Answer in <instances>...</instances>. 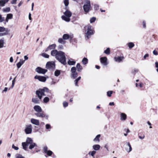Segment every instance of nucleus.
Segmentation results:
<instances>
[{
	"label": "nucleus",
	"instance_id": "nucleus-1",
	"mask_svg": "<svg viewBox=\"0 0 158 158\" xmlns=\"http://www.w3.org/2000/svg\"><path fill=\"white\" fill-rule=\"evenodd\" d=\"M85 36L87 39H89L91 35L94 33V31L92 29L91 26L88 25L84 27Z\"/></svg>",
	"mask_w": 158,
	"mask_h": 158
},
{
	"label": "nucleus",
	"instance_id": "nucleus-2",
	"mask_svg": "<svg viewBox=\"0 0 158 158\" xmlns=\"http://www.w3.org/2000/svg\"><path fill=\"white\" fill-rule=\"evenodd\" d=\"M65 53L61 51H59V52L56 59L64 65L66 64V57Z\"/></svg>",
	"mask_w": 158,
	"mask_h": 158
},
{
	"label": "nucleus",
	"instance_id": "nucleus-3",
	"mask_svg": "<svg viewBox=\"0 0 158 158\" xmlns=\"http://www.w3.org/2000/svg\"><path fill=\"white\" fill-rule=\"evenodd\" d=\"M48 88L44 87L43 89H40L36 91V94L40 99H41L43 96H45V92H48Z\"/></svg>",
	"mask_w": 158,
	"mask_h": 158
},
{
	"label": "nucleus",
	"instance_id": "nucleus-4",
	"mask_svg": "<svg viewBox=\"0 0 158 158\" xmlns=\"http://www.w3.org/2000/svg\"><path fill=\"white\" fill-rule=\"evenodd\" d=\"M64 15L61 16L62 20L66 22H69L70 20V17L72 15V12L68 10H66L64 13Z\"/></svg>",
	"mask_w": 158,
	"mask_h": 158
},
{
	"label": "nucleus",
	"instance_id": "nucleus-5",
	"mask_svg": "<svg viewBox=\"0 0 158 158\" xmlns=\"http://www.w3.org/2000/svg\"><path fill=\"white\" fill-rule=\"evenodd\" d=\"M32 143H33V140L27 137V139L26 142L22 143L23 148L25 150H27L29 145Z\"/></svg>",
	"mask_w": 158,
	"mask_h": 158
},
{
	"label": "nucleus",
	"instance_id": "nucleus-6",
	"mask_svg": "<svg viewBox=\"0 0 158 158\" xmlns=\"http://www.w3.org/2000/svg\"><path fill=\"white\" fill-rule=\"evenodd\" d=\"M55 65L54 62L53 61H49L46 63V68L50 70H52L55 69Z\"/></svg>",
	"mask_w": 158,
	"mask_h": 158
},
{
	"label": "nucleus",
	"instance_id": "nucleus-7",
	"mask_svg": "<svg viewBox=\"0 0 158 158\" xmlns=\"http://www.w3.org/2000/svg\"><path fill=\"white\" fill-rule=\"evenodd\" d=\"M124 146L127 152H129L131 151L132 148L129 142H126L124 144Z\"/></svg>",
	"mask_w": 158,
	"mask_h": 158
},
{
	"label": "nucleus",
	"instance_id": "nucleus-8",
	"mask_svg": "<svg viewBox=\"0 0 158 158\" xmlns=\"http://www.w3.org/2000/svg\"><path fill=\"white\" fill-rule=\"evenodd\" d=\"M35 71L39 73L44 74L47 72V70L40 67H38L36 69Z\"/></svg>",
	"mask_w": 158,
	"mask_h": 158
},
{
	"label": "nucleus",
	"instance_id": "nucleus-9",
	"mask_svg": "<svg viewBox=\"0 0 158 158\" xmlns=\"http://www.w3.org/2000/svg\"><path fill=\"white\" fill-rule=\"evenodd\" d=\"M32 127L31 124L27 126L25 130V131L26 134H30L31 133L32 131Z\"/></svg>",
	"mask_w": 158,
	"mask_h": 158
},
{
	"label": "nucleus",
	"instance_id": "nucleus-10",
	"mask_svg": "<svg viewBox=\"0 0 158 158\" xmlns=\"http://www.w3.org/2000/svg\"><path fill=\"white\" fill-rule=\"evenodd\" d=\"M35 79H37L39 81L42 82H45L46 80V78L44 76H39L36 75L35 77Z\"/></svg>",
	"mask_w": 158,
	"mask_h": 158
},
{
	"label": "nucleus",
	"instance_id": "nucleus-11",
	"mask_svg": "<svg viewBox=\"0 0 158 158\" xmlns=\"http://www.w3.org/2000/svg\"><path fill=\"white\" fill-rule=\"evenodd\" d=\"M100 62L104 65H107L108 64L107 59L106 57H101L100 59Z\"/></svg>",
	"mask_w": 158,
	"mask_h": 158
},
{
	"label": "nucleus",
	"instance_id": "nucleus-12",
	"mask_svg": "<svg viewBox=\"0 0 158 158\" xmlns=\"http://www.w3.org/2000/svg\"><path fill=\"white\" fill-rule=\"evenodd\" d=\"M73 35H70L68 34H65L63 35L62 38L64 40H67L70 39L71 40L73 38Z\"/></svg>",
	"mask_w": 158,
	"mask_h": 158
},
{
	"label": "nucleus",
	"instance_id": "nucleus-13",
	"mask_svg": "<svg viewBox=\"0 0 158 158\" xmlns=\"http://www.w3.org/2000/svg\"><path fill=\"white\" fill-rule=\"evenodd\" d=\"M91 7V5L84 4L83 6L84 11L86 13L88 12Z\"/></svg>",
	"mask_w": 158,
	"mask_h": 158
},
{
	"label": "nucleus",
	"instance_id": "nucleus-14",
	"mask_svg": "<svg viewBox=\"0 0 158 158\" xmlns=\"http://www.w3.org/2000/svg\"><path fill=\"white\" fill-rule=\"evenodd\" d=\"M31 122L33 124L37 126H38L40 124V122L38 120L33 118L31 119Z\"/></svg>",
	"mask_w": 158,
	"mask_h": 158
},
{
	"label": "nucleus",
	"instance_id": "nucleus-15",
	"mask_svg": "<svg viewBox=\"0 0 158 158\" xmlns=\"http://www.w3.org/2000/svg\"><path fill=\"white\" fill-rule=\"evenodd\" d=\"M56 47V45L53 44L49 46L46 49L45 51L47 52L49 50L54 49Z\"/></svg>",
	"mask_w": 158,
	"mask_h": 158
},
{
	"label": "nucleus",
	"instance_id": "nucleus-16",
	"mask_svg": "<svg viewBox=\"0 0 158 158\" xmlns=\"http://www.w3.org/2000/svg\"><path fill=\"white\" fill-rule=\"evenodd\" d=\"M124 59V57L123 56H118L114 58L115 60L118 62H121Z\"/></svg>",
	"mask_w": 158,
	"mask_h": 158
},
{
	"label": "nucleus",
	"instance_id": "nucleus-17",
	"mask_svg": "<svg viewBox=\"0 0 158 158\" xmlns=\"http://www.w3.org/2000/svg\"><path fill=\"white\" fill-rule=\"evenodd\" d=\"M58 52L59 51L56 50H53L51 52V55L52 56H55V58H56Z\"/></svg>",
	"mask_w": 158,
	"mask_h": 158
},
{
	"label": "nucleus",
	"instance_id": "nucleus-18",
	"mask_svg": "<svg viewBox=\"0 0 158 158\" xmlns=\"http://www.w3.org/2000/svg\"><path fill=\"white\" fill-rule=\"evenodd\" d=\"M35 114L38 117L44 118L46 117L47 118L48 117V116H46L45 114L43 113H40L38 112L36 113H35Z\"/></svg>",
	"mask_w": 158,
	"mask_h": 158
},
{
	"label": "nucleus",
	"instance_id": "nucleus-19",
	"mask_svg": "<svg viewBox=\"0 0 158 158\" xmlns=\"http://www.w3.org/2000/svg\"><path fill=\"white\" fill-rule=\"evenodd\" d=\"M34 109L35 111L38 112H40L42 111V109L41 107L38 105H35L34 107Z\"/></svg>",
	"mask_w": 158,
	"mask_h": 158
},
{
	"label": "nucleus",
	"instance_id": "nucleus-20",
	"mask_svg": "<svg viewBox=\"0 0 158 158\" xmlns=\"http://www.w3.org/2000/svg\"><path fill=\"white\" fill-rule=\"evenodd\" d=\"M121 119L122 120H125L127 118V115L124 113H121L120 114Z\"/></svg>",
	"mask_w": 158,
	"mask_h": 158
},
{
	"label": "nucleus",
	"instance_id": "nucleus-21",
	"mask_svg": "<svg viewBox=\"0 0 158 158\" xmlns=\"http://www.w3.org/2000/svg\"><path fill=\"white\" fill-rule=\"evenodd\" d=\"M24 61L25 60H22L21 59L20 60V61L16 64L18 69L19 68L21 67L24 63Z\"/></svg>",
	"mask_w": 158,
	"mask_h": 158
},
{
	"label": "nucleus",
	"instance_id": "nucleus-22",
	"mask_svg": "<svg viewBox=\"0 0 158 158\" xmlns=\"http://www.w3.org/2000/svg\"><path fill=\"white\" fill-rule=\"evenodd\" d=\"M92 147L93 149L94 150L98 151L100 149V146L98 144H95Z\"/></svg>",
	"mask_w": 158,
	"mask_h": 158
},
{
	"label": "nucleus",
	"instance_id": "nucleus-23",
	"mask_svg": "<svg viewBox=\"0 0 158 158\" xmlns=\"http://www.w3.org/2000/svg\"><path fill=\"white\" fill-rule=\"evenodd\" d=\"M76 67L77 70L78 72H81L82 69V67L80 65L79 63H77L76 65Z\"/></svg>",
	"mask_w": 158,
	"mask_h": 158
},
{
	"label": "nucleus",
	"instance_id": "nucleus-24",
	"mask_svg": "<svg viewBox=\"0 0 158 158\" xmlns=\"http://www.w3.org/2000/svg\"><path fill=\"white\" fill-rule=\"evenodd\" d=\"M29 146V148L30 149H32L35 147H37L36 144L34 143H32L31 144H30Z\"/></svg>",
	"mask_w": 158,
	"mask_h": 158
},
{
	"label": "nucleus",
	"instance_id": "nucleus-25",
	"mask_svg": "<svg viewBox=\"0 0 158 158\" xmlns=\"http://www.w3.org/2000/svg\"><path fill=\"white\" fill-rule=\"evenodd\" d=\"M58 41L59 43L63 44H65L66 43V41L63 40V38L59 39Z\"/></svg>",
	"mask_w": 158,
	"mask_h": 158
},
{
	"label": "nucleus",
	"instance_id": "nucleus-26",
	"mask_svg": "<svg viewBox=\"0 0 158 158\" xmlns=\"http://www.w3.org/2000/svg\"><path fill=\"white\" fill-rule=\"evenodd\" d=\"M9 32V31L8 30V29H7L6 30V31L5 32L3 33H0V37L7 35L8 34Z\"/></svg>",
	"mask_w": 158,
	"mask_h": 158
},
{
	"label": "nucleus",
	"instance_id": "nucleus-27",
	"mask_svg": "<svg viewBox=\"0 0 158 158\" xmlns=\"http://www.w3.org/2000/svg\"><path fill=\"white\" fill-rule=\"evenodd\" d=\"M32 101L35 104H39L40 103L39 101L37 98H32Z\"/></svg>",
	"mask_w": 158,
	"mask_h": 158
},
{
	"label": "nucleus",
	"instance_id": "nucleus-28",
	"mask_svg": "<svg viewBox=\"0 0 158 158\" xmlns=\"http://www.w3.org/2000/svg\"><path fill=\"white\" fill-rule=\"evenodd\" d=\"M88 59L85 57L82 60V62L83 64L84 65H85L86 64L88 63Z\"/></svg>",
	"mask_w": 158,
	"mask_h": 158
},
{
	"label": "nucleus",
	"instance_id": "nucleus-29",
	"mask_svg": "<svg viewBox=\"0 0 158 158\" xmlns=\"http://www.w3.org/2000/svg\"><path fill=\"white\" fill-rule=\"evenodd\" d=\"M76 62L74 61L69 60L68 61V64L69 65H74L75 64Z\"/></svg>",
	"mask_w": 158,
	"mask_h": 158
},
{
	"label": "nucleus",
	"instance_id": "nucleus-30",
	"mask_svg": "<svg viewBox=\"0 0 158 158\" xmlns=\"http://www.w3.org/2000/svg\"><path fill=\"white\" fill-rule=\"evenodd\" d=\"M101 136L100 135H98L96 136L95 138L94 139V141H98L99 142L100 141L99 138Z\"/></svg>",
	"mask_w": 158,
	"mask_h": 158
},
{
	"label": "nucleus",
	"instance_id": "nucleus-31",
	"mask_svg": "<svg viewBox=\"0 0 158 158\" xmlns=\"http://www.w3.org/2000/svg\"><path fill=\"white\" fill-rule=\"evenodd\" d=\"M81 78V77H78V78H77V79H75V80L74 83H75V85L76 86H78V81L80 80Z\"/></svg>",
	"mask_w": 158,
	"mask_h": 158
},
{
	"label": "nucleus",
	"instance_id": "nucleus-32",
	"mask_svg": "<svg viewBox=\"0 0 158 158\" xmlns=\"http://www.w3.org/2000/svg\"><path fill=\"white\" fill-rule=\"evenodd\" d=\"M96 153V151H93L92 152H89L88 154L91 156L93 157H94L95 154Z\"/></svg>",
	"mask_w": 158,
	"mask_h": 158
},
{
	"label": "nucleus",
	"instance_id": "nucleus-33",
	"mask_svg": "<svg viewBox=\"0 0 158 158\" xmlns=\"http://www.w3.org/2000/svg\"><path fill=\"white\" fill-rule=\"evenodd\" d=\"M72 77L73 78H76L78 76V73L76 72H75L74 73H73L71 74Z\"/></svg>",
	"mask_w": 158,
	"mask_h": 158
},
{
	"label": "nucleus",
	"instance_id": "nucleus-34",
	"mask_svg": "<svg viewBox=\"0 0 158 158\" xmlns=\"http://www.w3.org/2000/svg\"><path fill=\"white\" fill-rule=\"evenodd\" d=\"M60 71L59 70H56L55 71V73H54V74L57 77L60 75Z\"/></svg>",
	"mask_w": 158,
	"mask_h": 158
},
{
	"label": "nucleus",
	"instance_id": "nucleus-35",
	"mask_svg": "<svg viewBox=\"0 0 158 158\" xmlns=\"http://www.w3.org/2000/svg\"><path fill=\"white\" fill-rule=\"evenodd\" d=\"M7 28H5V27H0V32H3L4 31L6 30Z\"/></svg>",
	"mask_w": 158,
	"mask_h": 158
},
{
	"label": "nucleus",
	"instance_id": "nucleus-36",
	"mask_svg": "<svg viewBox=\"0 0 158 158\" xmlns=\"http://www.w3.org/2000/svg\"><path fill=\"white\" fill-rule=\"evenodd\" d=\"M128 46L129 48H131L134 46V44L132 42H130L128 44Z\"/></svg>",
	"mask_w": 158,
	"mask_h": 158
},
{
	"label": "nucleus",
	"instance_id": "nucleus-37",
	"mask_svg": "<svg viewBox=\"0 0 158 158\" xmlns=\"http://www.w3.org/2000/svg\"><path fill=\"white\" fill-rule=\"evenodd\" d=\"M76 71V69L75 67H73L71 68V74L73 73H74Z\"/></svg>",
	"mask_w": 158,
	"mask_h": 158
},
{
	"label": "nucleus",
	"instance_id": "nucleus-38",
	"mask_svg": "<svg viewBox=\"0 0 158 158\" xmlns=\"http://www.w3.org/2000/svg\"><path fill=\"white\" fill-rule=\"evenodd\" d=\"M15 158H25L24 156H22L21 154H17L16 155Z\"/></svg>",
	"mask_w": 158,
	"mask_h": 158
},
{
	"label": "nucleus",
	"instance_id": "nucleus-39",
	"mask_svg": "<svg viewBox=\"0 0 158 158\" xmlns=\"http://www.w3.org/2000/svg\"><path fill=\"white\" fill-rule=\"evenodd\" d=\"M4 40L2 39L0 40V48L3 47Z\"/></svg>",
	"mask_w": 158,
	"mask_h": 158
},
{
	"label": "nucleus",
	"instance_id": "nucleus-40",
	"mask_svg": "<svg viewBox=\"0 0 158 158\" xmlns=\"http://www.w3.org/2000/svg\"><path fill=\"white\" fill-rule=\"evenodd\" d=\"M105 54L109 55L110 53V49L109 48H107L106 50L104 52Z\"/></svg>",
	"mask_w": 158,
	"mask_h": 158
},
{
	"label": "nucleus",
	"instance_id": "nucleus-41",
	"mask_svg": "<svg viewBox=\"0 0 158 158\" xmlns=\"http://www.w3.org/2000/svg\"><path fill=\"white\" fill-rule=\"evenodd\" d=\"M41 55L45 58H48L49 57V55L45 53H42Z\"/></svg>",
	"mask_w": 158,
	"mask_h": 158
},
{
	"label": "nucleus",
	"instance_id": "nucleus-42",
	"mask_svg": "<svg viewBox=\"0 0 158 158\" xmlns=\"http://www.w3.org/2000/svg\"><path fill=\"white\" fill-rule=\"evenodd\" d=\"M96 20V18L94 17L91 18L90 20V23H92L94 22Z\"/></svg>",
	"mask_w": 158,
	"mask_h": 158
},
{
	"label": "nucleus",
	"instance_id": "nucleus-43",
	"mask_svg": "<svg viewBox=\"0 0 158 158\" xmlns=\"http://www.w3.org/2000/svg\"><path fill=\"white\" fill-rule=\"evenodd\" d=\"M3 10L4 12H9L10 10V8L9 7H8L5 9H3Z\"/></svg>",
	"mask_w": 158,
	"mask_h": 158
},
{
	"label": "nucleus",
	"instance_id": "nucleus-44",
	"mask_svg": "<svg viewBox=\"0 0 158 158\" xmlns=\"http://www.w3.org/2000/svg\"><path fill=\"white\" fill-rule=\"evenodd\" d=\"M49 98L48 97H45L43 100L44 102V103H47L49 102Z\"/></svg>",
	"mask_w": 158,
	"mask_h": 158
},
{
	"label": "nucleus",
	"instance_id": "nucleus-45",
	"mask_svg": "<svg viewBox=\"0 0 158 158\" xmlns=\"http://www.w3.org/2000/svg\"><path fill=\"white\" fill-rule=\"evenodd\" d=\"M113 93V91H109L107 92V95L109 97H110L111 96V94Z\"/></svg>",
	"mask_w": 158,
	"mask_h": 158
},
{
	"label": "nucleus",
	"instance_id": "nucleus-46",
	"mask_svg": "<svg viewBox=\"0 0 158 158\" xmlns=\"http://www.w3.org/2000/svg\"><path fill=\"white\" fill-rule=\"evenodd\" d=\"M5 3L3 1V0H0V6H3L5 4Z\"/></svg>",
	"mask_w": 158,
	"mask_h": 158
},
{
	"label": "nucleus",
	"instance_id": "nucleus-47",
	"mask_svg": "<svg viewBox=\"0 0 158 158\" xmlns=\"http://www.w3.org/2000/svg\"><path fill=\"white\" fill-rule=\"evenodd\" d=\"M64 2L65 6H67L69 4V0H64Z\"/></svg>",
	"mask_w": 158,
	"mask_h": 158
},
{
	"label": "nucleus",
	"instance_id": "nucleus-48",
	"mask_svg": "<svg viewBox=\"0 0 158 158\" xmlns=\"http://www.w3.org/2000/svg\"><path fill=\"white\" fill-rule=\"evenodd\" d=\"M6 17L8 19H11L13 17V15L11 14H8L7 15Z\"/></svg>",
	"mask_w": 158,
	"mask_h": 158
},
{
	"label": "nucleus",
	"instance_id": "nucleus-49",
	"mask_svg": "<svg viewBox=\"0 0 158 158\" xmlns=\"http://www.w3.org/2000/svg\"><path fill=\"white\" fill-rule=\"evenodd\" d=\"M45 153H47L48 156H50L52 154V152L51 151L49 150L47 151Z\"/></svg>",
	"mask_w": 158,
	"mask_h": 158
},
{
	"label": "nucleus",
	"instance_id": "nucleus-50",
	"mask_svg": "<svg viewBox=\"0 0 158 158\" xmlns=\"http://www.w3.org/2000/svg\"><path fill=\"white\" fill-rule=\"evenodd\" d=\"M94 9L95 10H97L99 9V6L97 4L94 5Z\"/></svg>",
	"mask_w": 158,
	"mask_h": 158
},
{
	"label": "nucleus",
	"instance_id": "nucleus-51",
	"mask_svg": "<svg viewBox=\"0 0 158 158\" xmlns=\"http://www.w3.org/2000/svg\"><path fill=\"white\" fill-rule=\"evenodd\" d=\"M5 20L4 18L2 17V15H0V23L2 22Z\"/></svg>",
	"mask_w": 158,
	"mask_h": 158
},
{
	"label": "nucleus",
	"instance_id": "nucleus-52",
	"mask_svg": "<svg viewBox=\"0 0 158 158\" xmlns=\"http://www.w3.org/2000/svg\"><path fill=\"white\" fill-rule=\"evenodd\" d=\"M63 105L64 107H66L68 106V103L66 102H64L63 103Z\"/></svg>",
	"mask_w": 158,
	"mask_h": 158
},
{
	"label": "nucleus",
	"instance_id": "nucleus-53",
	"mask_svg": "<svg viewBox=\"0 0 158 158\" xmlns=\"http://www.w3.org/2000/svg\"><path fill=\"white\" fill-rule=\"evenodd\" d=\"M12 148L16 150L19 149V148L15 146L14 144H13L12 145Z\"/></svg>",
	"mask_w": 158,
	"mask_h": 158
},
{
	"label": "nucleus",
	"instance_id": "nucleus-54",
	"mask_svg": "<svg viewBox=\"0 0 158 158\" xmlns=\"http://www.w3.org/2000/svg\"><path fill=\"white\" fill-rule=\"evenodd\" d=\"M86 4L85 5H90V2L89 0H85Z\"/></svg>",
	"mask_w": 158,
	"mask_h": 158
},
{
	"label": "nucleus",
	"instance_id": "nucleus-55",
	"mask_svg": "<svg viewBox=\"0 0 158 158\" xmlns=\"http://www.w3.org/2000/svg\"><path fill=\"white\" fill-rule=\"evenodd\" d=\"M44 151V152L45 153L46 152H47V151H48V147L47 146H44V148L43 149Z\"/></svg>",
	"mask_w": 158,
	"mask_h": 158
},
{
	"label": "nucleus",
	"instance_id": "nucleus-56",
	"mask_svg": "<svg viewBox=\"0 0 158 158\" xmlns=\"http://www.w3.org/2000/svg\"><path fill=\"white\" fill-rule=\"evenodd\" d=\"M63 49V46L62 45H60L58 47V49L62 50Z\"/></svg>",
	"mask_w": 158,
	"mask_h": 158
},
{
	"label": "nucleus",
	"instance_id": "nucleus-57",
	"mask_svg": "<svg viewBox=\"0 0 158 158\" xmlns=\"http://www.w3.org/2000/svg\"><path fill=\"white\" fill-rule=\"evenodd\" d=\"M46 128L47 129H48L50 128H51L50 125L49 124H47L45 126Z\"/></svg>",
	"mask_w": 158,
	"mask_h": 158
},
{
	"label": "nucleus",
	"instance_id": "nucleus-58",
	"mask_svg": "<svg viewBox=\"0 0 158 158\" xmlns=\"http://www.w3.org/2000/svg\"><path fill=\"white\" fill-rule=\"evenodd\" d=\"M149 56V54H146L143 56V59L145 60L147 57Z\"/></svg>",
	"mask_w": 158,
	"mask_h": 158
},
{
	"label": "nucleus",
	"instance_id": "nucleus-59",
	"mask_svg": "<svg viewBox=\"0 0 158 158\" xmlns=\"http://www.w3.org/2000/svg\"><path fill=\"white\" fill-rule=\"evenodd\" d=\"M138 72V69H134L133 70H132V73H137Z\"/></svg>",
	"mask_w": 158,
	"mask_h": 158
},
{
	"label": "nucleus",
	"instance_id": "nucleus-60",
	"mask_svg": "<svg viewBox=\"0 0 158 158\" xmlns=\"http://www.w3.org/2000/svg\"><path fill=\"white\" fill-rule=\"evenodd\" d=\"M153 53L154 55H158L157 52L155 50H154L153 51Z\"/></svg>",
	"mask_w": 158,
	"mask_h": 158
},
{
	"label": "nucleus",
	"instance_id": "nucleus-61",
	"mask_svg": "<svg viewBox=\"0 0 158 158\" xmlns=\"http://www.w3.org/2000/svg\"><path fill=\"white\" fill-rule=\"evenodd\" d=\"M15 81L14 80H13L12 81V88H13L14 85L15 83Z\"/></svg>",
	"mask_w": 158,
	"mask_h": 158
},
{
	"label": "nucleus",
	"instance_id": "nucleus-62",
	"mask_svg": "<svg viewBox=\"0 0 158 158\" xmlns=\"http://www.w3.org/2000/svg\"><path fill=\"white\" fill-rule=\"evenodd\" d=\"M139 139H144V137H145V136L144 135H143V136H139Z\"/></svg>",
	"mask_w": 158,
	"mask_h": 158
},
{
	"label": "nucleus",
	"instance_id": "nucleus-63",
	"mask_svg": "<svg viewBox=\"0 0 158 158\" xmlns=\"http://www.w3.org/2000/svg\"><path fill=\"white\" fill-rule=\"evenodd\" d=\"M143 26L144 28H145L146 26V23L145 21H143Z\"/></svg>",
	"mask_w": 158,
	"mask_h": 158
},
{
	"label": "nucleus",
	"instance_id": "nucleus-64",
	"mask_svg": "<svg viewBox=\"0 0 158 158\" xmlns=\"http://www.w3.org/2000/svg\"><path fill=\"white\" fill-rule=\"evenodd\" d=\"M114 102H110L109 103V105L110 106H114Z\"/></svg>",
	"mask_w": 158,
	"mask_h": 158
}]
</instances>
